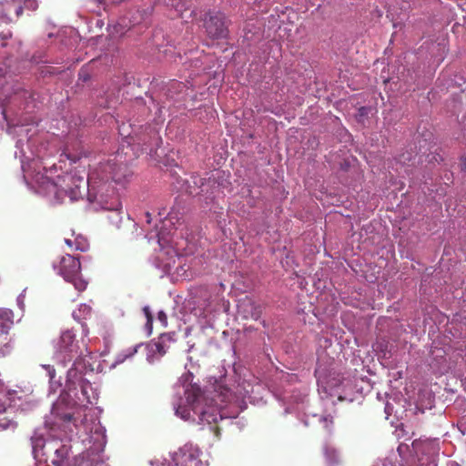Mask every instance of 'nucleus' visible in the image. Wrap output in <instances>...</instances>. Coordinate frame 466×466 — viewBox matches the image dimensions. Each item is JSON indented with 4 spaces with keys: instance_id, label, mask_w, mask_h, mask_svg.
Returning a JSON list of instances; mask_svg holds the SVG:
<instances>
[{
    "instance_id": "obj_1",
    "label": "nucleus",
    "mask_w": 466,
    "mask_h": 466,
    "mask_svg": "<svg viewBox=\"0 0 466 466\" xmlns=\"http://www.w3.org/2000/svg\"><path fill=\"white\" fill-rule=\"evenodd\" d=\"M107 166H97L90 171L86 179L76 174H66L58 177L55 182L46 178L40 185V190L55 203H61L66 196L73 201L81 195V188L87 187L88 191L93 192L95 198H104L103 188L100 185V172L104 173ZM110 167V166H108Z\"/></svg>"
},
{
    "instance_id": "obj_2",
    "label": "nucleus",
    "mask_w": 466,
    "mask_h": 466,
    "mask_svg": "<svg viewBox=\"0 0 466 466\" xmlns=\"http://www.w3.org/2000/svg\"><path fill=\"white\" fill-rule=\"evenodd\" d=\"M215 392L214 398L209 401L196 384H190L185 390L187 402L191 406L193 413L198 415L200 423L216 425L219 420H222L218 407L212 403L215 398L221 403L229 402L233 400V392L227 386L218 384Z\"/></svg>"
},
{
    "instance_id": "obj_3",
    "label": "nucleus",
    "mask_w": 466,
    "mask_h": 466,
    "mask_svg": "<svg viewBox=\"0 0 466 466\" xmlns=\"http://www.w3.org/2000/svg\"><path fill=\"white\" fill-rule=\"evenodd\" d=\"M54 268L63 279L74 285L79 292L84 291L88 282L81 276V263L78 258L66 254L54 263Z\"/></svg>"
},
{
    "instance_id": "obj_4",
    "label": "nucleus",
    "mask_w": 466,
    "mask_h": 466,
    "mask_svg": "<svg viewBox=\"0 0 466 466\" xmlns=\"http://www.w3.org/2000/svg\"><path fill=\"white\" fill-rule=\"evenodd\" d=\"M98 166H110V167L106 168L104 173L100 172V185H102L101 188H103L104 193L108 191L110 181L122 184L131 176V171L126 164H116L109 160L106 163H100Z\"/></svg>"
},
{
    "instance_id": "obj_5",
    "label": "nucleus",
    "mask_w": 466,
    "mask_h": 466,
    "mask_svg": "<svg viewBox=\"0 0 466 466\" xmlns=\"http://www.w3.org/2000/svg\"><path fill=\"white\" fill-rule=\"evenodd\" d=\"M203 25L207 35L211 39H225L228 37V30L226 25V16L220 12L207 14Z\"/></svg>"
},
{
    "instance_id": "obj_6",
    "label": "nucleus",
    "mask_w": 466,
    "mask_h": 466,
    "mask_svg": "<svg viewBox=\"0 0 466 466\" xmlns=\"http://www.w3.org/2000/svg\"><path fill=\"white\" fill-rule=\"evenodd\" d=\"M79 348L75 341V334L70 330L64 331L57 342V352L64 362H69L74 358L79 357Z\"/></svg>"
},
{
    "instance_id": "obj_7",
    "label": "nucleus",
    "mask_w": 466,
    "mask_h": 466,
    "mask_svg": "<svg viewBox=\"0 0 466 466\" xmlns=\"http://www.w3.org/2000/svg\"><path fill=\"white\" fill-rule=\"evenodd\" d=\"M200 451L192 444H185L175 453L176 464L182 466H201Z\"/></svg>"
},
{
    "instance_id": "obj_8",
    "label": "nucleus",
    "mask_w": 466,
    "mask_h": 466,
    "mask_svg": "<svg viewBox=\"0 0 466 466\" xmlns=\"http://www.w3.org/2000/svg\"><path fill=\"white\" fill-rule=\"evenodd\" d=\"M42 449L45 451L43 454H46L54 450V458L51 459V462L55 466H68L69 449L67 446L60 445L58 448L54 449L52 443H47L44 444Z\"/></svg>"
},
{
    "instance_id": "obj_9",
    "label": "nucleus",
    "mask_w": 466,
    "mask_h": 466,
    "mask_svg": "<svg viewBox=\"0 0 466 466\" xmlns=\"http://www.w3.org/2000/svg\"><path fill=\"white\" fill-rule=\"evenodd\" d=\"M67 404L63 398H60L52 407V415L64 422H70L73 419V413L67 410Z\"/></svg>"
},
{
    "instance_id": "obj_10",
    "label": "nucleus",
    "mask_w": 466,
    "mask_h": 466,
    "mask_svg": "<svg viewBox=\"0 0 466 466\" xmlns=\"http://www.w3.org/2000/svg\"><path fill=\"white\" fill-rule=\"evenodd\" d=\"M12 5H14L15 15L16 17H19L23 14L24 8H26L31 11H35L38 5L36 0H11ZM10 1L6 0V3L9 5Z\"/></svg>"
},
{
    "instance_id": "obj_11",
    "label": "nucleus",
    "mask_w": 466,
    "mask_h": 466,
    "mask_svg": "<svg viewBox=\"0 0 466 466\" xmlns=\"http://www.w3.org/2000/svg\"><path fill=\"white\" fill-rule=\"evenodd\" d=\"M14 325V313L8 309H0V331L9 334Z\"/></svg>"
},
{
    "instance_id": "obj_12",
    "label": "nucleus",
    "mask_w": 466,
    "mask_h": 466,
    "mask_svg": "<svg viewBox=\"0 0 466 466\" xmlns=\"http://www.w3.org/2000/svg\"><path fill=\"white\" fill-rule=\"evenodd\" d=\"M66 244L70 248L79 251H86L88 249L89 244L86 239L76 237L74 240L66 238Z\"/></svg>"
},
{
    "instance_id": "obj_13",
    "label": "nucleus",
    "mask_w": 466,
    "mask_h": 466,
    "mask_svg": "<svg viewBox=\"0 0 466 466\" xmlns=\"http://www.w3.org/2000/svg\"><path fill=\"white\" fill-rule=\"evenodd\" d=\"M10 4L8 5L6 3V0H3L0 2V17L5 21L10 22L12 21L11 14H15L14 5H12V1L9 0Z\"/></svg>"
},
{
    "instance_id": "obj_14",
    "label": "nucleus",
    "mask_w": 466,
    "mask_h": 466,
    "mask_svg": "<svg viewBox=\"0 0 466 466\" xmlns=\"http://www.w3.org/2000/svg\"><path fill=\"white\" fill-rule=\"evenodd\" d=\"M11 337L10 334L0 331V354L5 356L11 351Z\"/></svg>"
},
{
    "instance_id": "obj_15",
    "label": "nucleus",
    "mask_w": 466,
    "mask_h": 466,
    "mask_svg": "<svg viewBox=\"0 0 466 466\" xmlns=\"http://www.w3.org/2000/svg\"><path fill=\"white\" fill-rule=\"evenodd\" d=\"M167 341H171V336L168 334H163L159 337L158 341L155 343L156 350L160 355H165L167 353L165 344Z\"/></svg>"
},
{
    "instance_id": "obj_16",
    "label": "nucleus",
    "mask_w": 466,
    "mask_h": 466,
    "mask_svg": "<svg viewBox=\"0 0 466 466\" xmlns=\"http://www.w3.org/2000/svg\"><path fill=\"white\" fill-rule=\"evenodd\" d=\"M189 407L190 409H188L187 406L178 405L175 408L176 415L179 416L184 420H189L191 417L190 410H192L190 405Z\"/></svg>"
},
{
    "instance_id": "obj_17",
    "label": "nucleus",
    "mask_w": 466,
    "mask_h": 466,
    "mask_svg": "<svg viewBox=\"0 0 466 466\" xmlns=\"http://www.w3.org/2000/svg\"><path fill=\"white\" fill-rule=\"evenodd\" d=\"M325 454H326L327 459L329 461V462H331V463L339 462V454L335 449L326 448Z\"/></svg>"
},
{
    "instance_id": "obj_18",
    "label": "nucleus",
    "mask_w": 466,
    "mask_h": 466,
    "mask_svg": "<svg viewBox=\"0 0 466 466\" xmlns=\"http://www.w3.org/2000/svg\"><path fill=\"white\" fill-rule=\"evenodd\" d=\"M320 421L328 431H331L333 426V418L330 415L321 417Z\"/></svg>"
},
{
    "instance_id": "obj_19",
    "label": "nucleus",
    "mask_w": 466,
    "mask_h": 466,
    "mask_svg": "<svg viewBox=\"0 0 466 466\" xmlns=\"http://www.w3.org/2000/svg\"><path fill=\"white\" fill-rule=\"evenodd\" d=\"M158 140H159L158 134L156 131L151 130L149 141H147L144 139L143 142H144V144L151 145V144H157Z\"/></svg>"
},
{
    "instance_id": "obj_20",
    "label": "nucleus",
    "mask_w": 466,
    "mask_h": 466,
    "mask_svg": "<svg viewBox=\"0 0 466 466\" xmlns=\"http://www.w3.org/2000/svg\"><path fill=\"white\" fill-rule=\"evenodd\" d=\"M43 367L46 370L50 380H53L56 377V370L54 367L51 365H44Z\"/></svg>"
},
{
    "instance_id": "obj_21",
    "label": "nucleus",
    "mask_w": 466,
    "mask_h": 466,
    "mask_svg": "<svg viewBox=\"0 0 466 466\" xmlns=\"http://www.w3.org/2000/svg\"><path fill=\"white\" fill-rule=\"evenodd\" d=\"M78 311L83 312V315L86 317V315H90L91 308L87 305H83Z\"/></svg>"
},
{
    "instance_id": "obj_22",
    "label": "nucleus",
    "mask_w": 466,
    "mask_h": 466,
    "mask_svg": "<svg viewBox=\"0 0 466 466\" xmlns=\"http://www.w3.org/2000/svg\"><path fill=\"white\" fill-rule=\"evenodd\" d=\"M158 319L164 324H167V315L163 311L158 312Z\"/></svg>"
},
{
    "instance_id": "obj_23",
    "label": "nucleus",
    "mask_w": 466,
    "mask_h": 466,
    "mask_svg": "<svg viewBox=\"0 0 466 466\" xmlns=\"http://www.w3.org/2000/svg\"><path fill=\"white\" fill-rule=\"evenodd\" d=\"M367 111H368V108L365 107V106H361L360 109H359V113L360 116H364L367 114Z\"/></svg>"
},
{
    "instance_id": "obj_24",
    "label": "nucleus",
    "mask_w": 466,
    "mask_h": 466,
    "mask_svg": "<svg viewBox=\"0 0 466 466\" xmlns=\"http://www.w3.org/2000/svg\"><path fill=\"white\" fill-rule=\"evenodd\" d=\"M75 375H76V370L71 369V370H68V373H67L68 380L71 377L75 376Z\"/></svg>"
},
{
    "instance_id": "obj_25",
    "label": "nucleus",
    "mask_w": 466,
    "mask_h": 466,
    "mask_svg": "<svg viewBox=\"0 0 466 466\" xmlns=\"http://www.w3.org/2000/svg\"><path fill=\"white\" fill-rule=\"evenodd\" d=\"M145 311H146V315H147V321L148 322H151L152 321V316L151 314L149 313L147 308L145 309Z\"/></svg>"
},
{
    "instance_id": "obj_26",
    "label": "nucleus",
    "mask_w": 466,
    "mask_h": 466,
    "mask_svg": "<svg viewBox=\"0 0 466 466\" xmlns=\"http://www.w3.org/2000/svg\"><path fill=\"white\" fill-rule=\"evenodd\" d=\"M461 160H462L461 169L466 172V157H463Z\"/></svg>"
},
{
    "instance_id": "obj_27",
    "label": "nucleus",
    "mask_w": 466,
    "mask_h": 466,
    "mask_svg": "<svg viewBox=\"0 0 466 466\" xmlns=\"http://www.w3.org/2000/svg\"><path fill=\"white\" fill-rule=\"evenodd\" d=\"M73 316H74L75 319H79L80 318V316L76 311L73 312Z\"/></svg>"
},
{
    "instance_id": "obj_28",
    "label": "nucleus",
    "mask_w": 466,
    "mask_h": 466,
    "mask_svg": "<svg viewBox=\"0 0 466 466\" xmlns=\"http://www.w3.org/2000/svg\"><path fill=\"white\" fill-rule=\"evenodd\" d=\"M96 466H107L104 461H100L96 464Z\"/></svg>"
},
{
    "instance_id": "obj_29",
    "label": "nucleus",
    "mask_w": 466,
    "mask_h": 466,
    "mask_svg": "<svg viewBox=\"0 0 466 466\" xmlns=\"http://www.w3.org/2000/svg\"><path fill=\"white\" fill-rule=\"evenodd\" d=\"M36 446H37V445H36V444H35V443L33 442V451H34V453H36V452H37V451H36Z\"/></svg>"
},
{
    "instance_id": "obj_30",
    "label": "nucleus",
    "mask_w": 466,
    "mask_h": 466,
    "mask_svg": "<svg viewBox=\"0 0 466 466\" xmlns=\"http://www.w3.org/2000/svg\"><path fill=\"white\" fill-rule=\"evenodd\" d=\"M202 180H203V179H200V181H201V187H204V186H205V184H204V182H203Z\"/></svg>"
},
{
    "instance_id": "obj_31",
    "label": "nucleus",
    "mask_w": 466,
    "mask_h": 466,
    "mask_svg": "<svg viewBox=\"0 0 466 466\" xmlns=\"http://www.w3.org/2000/svg\"><path fill=\"white\" fill-rule=\"evenodd\" d=\"M204 192H205V190H204V188H202L199 193H204Z\"/></svg>"
},
{
    "instance_id": "obj_32",
    "label": "nucleus",
    "mask_w": 466,
    "mask_h": 466,
    "mask_svg": "<svg viewBox=\"0 0 466 466\" xmlns=\"http://www.w3.org/2000/svg\"><path fill=\"white\" fill-rule=\"evenodd\" d=\"M2 428H5L4 426H1Z\"/></svg>"
}]
</instances>
